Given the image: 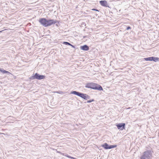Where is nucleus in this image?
Wrapping results in <instances>:
<instances>
[{"mask_svg": "<svg viewBox=\"0 0 159 159\" xmlns=\"http://www.w3.org/2000/svg\"><path fill=\"white\" fill-rule=\"evenodd\" d=\"M2 31H2H0V32H1Z\"/></svg>", "mask_w": 159, "mask_h": 159, "instance_id": "nucleus-19", "label": "nucleus"}, {"mask_svg": "<svg viewBox=\"0 0 159 159\" xmlns=\"http://www.w3.org/2000/svg\"><path fill=\"white\" fill-rule=\"evenodd\" d=\"M0 71L4 73H7L8 74H10V73L9 72L7 71V70H5L2 68H0Z\"/></svg>", "mask_w": 159, "mask_h": 159, "instance_id": "nucleus-10", "label": "nucleus"}, {"mask_svg": "<svg viewBox=\"0 0 159 159\" xmlns=\"http://www.w3.org/2000/svg\"><path fill=\"white\" fill-rule=\"evenodd\" d=\"M63 43L64 44H65L66 45H68L70 46L72 48H75V46L72 45L70 43H69V42H64Z\"/></svg>", "mask_w": 159, "mask_h": 159, "instance_id": "nucleus-11", "label": "nucleus"}, {"mask_svg": "<svg viewBox=\"0 0 159 159\" xmlns=\"http://www.w3.org/2000/svg\"><path fill=\"white\" fill-rule=\"evenodd\" d=\"M152 61H153L155 62H156L157 61H159V58L157 57H152Z\"/></svg>", "mask_w": 159, "mask_h": 159, "instance_id": "nucleus-12", "label": "nucleus"}, {"mask_svg": "<svg viewBox=\"0 0 159 159\" xmlns=\"http://www.w3.org/2000/svg\"><path fill=\"white\" fill-rule=\"evenodd\" d=\"M85 87L100 91L103 90L102 88L101 85L93 83H87L85 85Z\"/></svg>", "mask_w": 159, "mask_h": 159, "instance_id": "nucleus-2", "label": "nucleus"}, {"mask_svg": "<svg viewBox=\"0 0 159 159\" xmlns=\"http://www.w3.org/2000/svg\"><path fill=\"white\" fill-rule=\"evenodd\" d=\"M125 123H120L116 125V126L118 129L122 130L125 128Z\"/></svg>", "mask_w": 159, "mask_h": 159, "instance_id": "nucleus-7", "label": "nucleus"}, {"mask_svg": "<svg viewBox=\"0 0 159 159\" xmlns=\"http://www.w3.org/2000/svg\"><path fill=\"white\" fill-rule=\"evenodd\" d=\"M45 76L43 75H40L38 73H35L34 75L30 76V80H34L35 79L38 80H41L45 78Z\"/></svg>", "mask_w": 159, "mask_h": 159, "instance_id": "nucleus-4", "label": "nucleus"}, {"mask_svg": "<svg viewBox=\"0 0 159 159\" xmlns=\"http://www.w3.org/2000/svg\"><path fill=\"white\" fill-rule=\"evenodd\" d=\"M92 10L93 11H99L98 10L95 9H92Z\"/></svg>", "mask_w": 159, "mask_h": 159, "instance_id": "nucleus-17", "label": "nucleus"}, {"mask_svg": "<svg viewBox=\"0 0 159 159\" xmlns=\"http://www.w3.org/2000/svg\"><path fill=\"white\" fill-rule=\"evenodd\" d=\"M152 156V153L150 151H147L143 152V155L140 159H150Z\"/></svg>", "mask_w": 159, "mask_h": 159, "instance_id": "nucleus-5", "label": "nucleus"}, {"mask_svg": "<svg viewBox=\"0 0 159 159\" xmlns=\"http://www.w3.org/2000/svg\"><path fill=\"white\" fill-rule=\"evenodd\" d=\"M71 93L79 96L80 97L85 100H87L88 99H89L90 98V97L89 96L86 94H84L83 93H81L80 92H77L75 91H71Z\"/></svg>", "mask_w": 159, "mask_h": 159, "instance_id": "nucleus-3", "label": "nucleus"}, {"mask_svg": "<svg viewBox=\"0 0 159 159\" xmlns=\"http://www.w3.org/2000/svg\"><path fill=\"white\" fill-rule=\"evenodd\" d=\"M144 59L146 61H152V57H148L147 58H144Z\"/></svg>", "mask_w": 159, "mask_h": 159, "instance_id": "nucleus-14", "label": "nucleus"}, {"mask_svg": "<svg viewBox=\"0 0 159 159\" xmlns=\"http://www.w3.org/2000/svg\"><path fill=\"white\" fill-rule=\"evenodd\" d=\"M131 29V28L130 26H128V27H127L126 29V30H128L129 29Z\"/></svg>", "mask_w": 159, "mask_h": 159, "instance_id": "nucleus-16", "label": "nucleus"}, {"mask_svg": "<svg viewBox=\"0 0 159 159\" xmlns=\"http://www.w3.org/2000/svg\"><path fill=\"white\" fill-rule=\"evenodd\" d=\"M56 26H58V24H56Z\"/></svg>", "mask_w": 159, "mask_h": 159, "instance_id": "nucleus-18", "label": "nucleus"}, {"mask_svg": "<svg viewBox=\"0 0 159 159\" xmlns=\"http://www.w3.org/2000/svg\"><path fill=\"white\" fill-rule=\"evenodd\" d=\"M85 36H84V38H85Z\"/></svg>", "mask_w": 159, "mask_h": 159, "instance_id": "nucleus-20", "label": "nucleus"}, {"mask_svg": "<svg viewBox=\"0 0 159 159\" xmlns=\"http://www.w3.org/2000/svg\"><path fill=\"white\" fill-rule=\"evenodd\" d=\"M100 3L101 5L104 7H107V3L106 0H102L100 1Z\"/></svg>", "mask_w": 159, "mask_h": 159, "instance_id": "nucleus-9", "label": "nucleus"}, {"mask_svg": "<svg viewBox=\"0 0 159 159\" xmlns=\"http://www.w3.org/2000/svg\"><path fill=\"white\" fill-rule=\"evenodd\" d=\"M39 22L43 26L47 27L52 25H54L59 22L56 20L47 19L45 18H41L39 19Z\"/></svg>", "mask_w": 159, "mask_h": 159, "instance_id": "nucleus-1", "label": "nucleus"}, {"mask_svg": "<svg viewBox=\"0 0 159 159\" xmlns=\"http://www.w3.org/2000/svg\"><path fill=\"white\" fill-rule=\"evenodd\" d=\"M80 49L84 51H88L89 50V47L87 45H84L80 46Z\"/></svg>", "mask_w": 159, "mask_h": 159, "instance_id": "nucleus-8", "label": "nucleus"}, {"mask_svg": "<svg viewBox=\"0 0 159 159\" xmlns=\"http://www.w3.org/2000/svg\"><path fill=\"white\" fill-rule=\"evenodd\" d=\"M102 146L106 149H108L116 148L117 146V145H109L107 143H105L104 144H103Z\"/></svg>", "mask_w": 159, "mask_h": 159, "instance_id": "nucleus-6", "label": "nucleus"}, {"mask_svg": "<svg viewBox=\"0 0 159 159\" xmlns=\"http://www.w3.org/2000/svg\"><path fill=\"white\" fill-rule=\"evenodd\" d=\"M94 101V99H92V100H90L88 101L87 102V103H90V102H93Z\"/></svg>", "mask_w": 159, "mask_h": 159, "instance_id": "nucleus-15", "label": "nucleus"}, {"mask_svg": "<svg viewBox=\"0 0 159 159\" xmlns=\"http://www.w3.org/2000/svg\"><path fill=\"white\" fill-rule=\"evenodd\" d=\"M62 155L66 157H68V158H71V159H75V157H71L70 156H69L68 154H64V153H63L62 154Z\"/></svg>", "mask_w": 159, "mask_h": 159, "instance_id": "nucleus-13", "label": "nucleus"}]
</instances>
